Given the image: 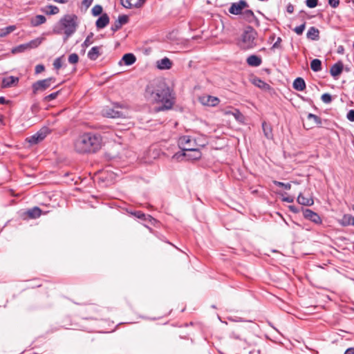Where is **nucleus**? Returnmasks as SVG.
Here are the masks:
<instances>
[{"mask_svg":"<svg viewBox=\"0 0 354 354\" xmlns=\"http://www.w3.org/2000/svg\"><path fill=\"white\" fill-rule=\"evenodd\" d=\"M145 96L152 104H160L156 108V111L169 110L175 103L173 91L166 82L160 78L149 82L145 88Z\"/></svg>","mask_w":354,"mask_h":354,"instance_id":"obj_1","label":"nucleus"},{"mask_svg":"<svg viewBox=\"0 0 354 354\" xmlns=\"http://www.w3.org/2000/svg\"><path fill=\"white\" fill-rule=\"evenodd\" d=\"M73 145L74 151L78 154H94L102 147V137L99 133L83 132L74 139Z\"/></svg>","mask_w":354,"mask_h":354,"instance_id":"obj_2","label":"nucleus"},{"mask_svg":"<svg viewBox=\"0 0 354 354\" xmlns=\"http://www.w3.org/2000/svg\"><path fill=\"white\" fill-rule=\"evenodd\" d=\"M83 324H88V322L102 319L104 317L103 308L95 304H86L80 312Z\"/></svg>","mask_w":354,"mask_h":354,"instance_id":"obj_3","label":"nucleus"},{"mask_svg":"<svg viewBox=\"0 0 354 354\" xmlns=\"http://www.w3.org/2000/svg\"><path fill=\"white\" fill-rule=\"evenodd\" d=\"M59 327L65 329L82 330L88 332L93 330L91 326L83 324L80 315L72 317L67 315L64 316L60 320Z\"/></svg>","mask_w":354,"mask_h":354,"instance_id":"obj_4","label":"nucleus"},{"mask_svg":"<svg viewBox=\"0 0 354 354\" xmlns=\"http://www.w3.org/2000/svg\"><path fill=\"white\" fill-rule=\"evenodd\" d=\"M257 32L250 26H248L241 36V48L247 50L256 46Z\"/></svg>","mask_w":354,"mask_h":354,"instance_id":"obj_5","label":"nucleus"},{"mask_svg":"<svg viewBox=\"0 0 354 354\" xmlns=\"http://www.w3.org/2000/svg\"><path fill=\"white\" fill-rule=\"evenodd\" d=\"M77 17L75 15H66L61 19L60 22L64 28V41L76 31L77 27Z\"/></svg>","mask_w":354,"mask_h":354,"instance_id":"obj_6","label":"nucleus"},{"mask_svg":"<svg viewBox=\"0 0 354 354\" xmlns=\"http://www.w3.org/2000/svg\"><path fill=\"white\" fill-rule=\"evenodd\" d=\"M178 145L181 149L183 153L186 152L190 149H193L196 147L195 140L192 136L188 135L182 136L178 138Z\"/></svg>","mask_w":354,"mask_h":354,"instance_id":"obj_7","label":"nucleus"},{"mask_svg":"<svg viewBox=\"0 0 354 354\" xmlns=\"http://www.w3.org/2000/svg\"><path fill=\"white\" fill-rule=\"evenodd\" d=\"M51 131L47 127H42L39 131H38L34 135L26 138V141L29 142L30 145H36L43 140L50 134Z\"/></svg>","mask_w":354,"mask_h":354,"instance_id":"obj_8","label":"nucleus"},{"mask_svg":"<svg viewBox=\"0 0 354 354\" xmlns=\"http://www.w3.org/2000/svg\"><path fill=\"white\" fill-rule=\"evenodd\" d=\"M301 212L305 219L309 220L317 225L322 224V218L317 212L310 209L304 207L301 208Z\"/></svg>","mask_w":354,"mask_h":354,"instance_id":"obj_9","label":"nucleus"},{"mask_svg":"<svg viewBox=\"0 0 354 354\" xmlns=\"http://www.w3.org/2000/svg\"><path fill=\"white\" fill-rule=\"evenodd\" d=\"M249 5L245 0H240L238 2L232 3L229 8V12L234 15H241L244 8H248Z\"/></svg>","mask_w":354,"mask_h":354,"instance_id":"obj_10","label":"nucleus"},{"mask_svg":"<svg viewBox=\"0 0 354 354\" xmlns=\"http://www.w3.org/2000/svg\"><path fill=\"white\" fill-rule=\"evenodd\" d=\"M50 86L46 79L38 80L32 84V93L35 95L39 91H44Z\"/></svg>","mask_w":354,"mask_h":354,"instance_id":"obj_11","label":"nucleus"},{"mask_svg":"<svg viewBox=\"0 0 354 354\" xmlns=\"http://www.w3.org/2000/svg\"><path fill=\"white\" fill-rule=\"evenodd\" d=\"M129 21V16L127 15H120L117 20L114 21V23L112 24L111 27V30L113 31V32H115L121 28L123 25L127 24Z\"/></svg>","mask_w":354,"mask_h":354,"instance_id":"obj_12","label":"nucleus"},{"mask_svg":"<svg viewBox=\"0 0 354 354\" xmlns=\"http://www.w3.org/2000/svg\"><path fill=\"white\" fill-rule=\"evenodd\" d=\"M243 19L248 23L253 24L257 26H260L259 20L254 15V12L252 10H245L241 14Z\"/></svg>","mask_w":354,"mask_h":354,"instance_id":"obj_13","label":"nucleus"},{"mask_svg":"<svg viewBox=\"0 0 354 354\" xmlns=\"http://www.w3.org/2000/svg\"><path fill=\"white\" fill-rule=\"evenodd\" d=\"M200 101L203 104L209 106H216L220 102V100L217 97L212 95L201 97Z\"/></svg>","mask_w":354,"mask_h":354,"instance_id":"obj_14","label":"nucleus"},{"mask_svg":"<svg viewBox=\"0 0 354 354\" xmlns=\"http://www.w3.org/2000/svg\"><path fill=\"white\" fill-rule=\"evenodd\" d=\"M103 115L110 118H120L124 117L122 111L115 110L114 108H106L102 111Z\"/></svg>","mask_w":354,"mask_h":354,"instance_id":"obj_15","label":"nucleus"},{"mask_svg":"<svg viewBox=\"0 0 354 354\" xmlns=\"http://www.w3.org/2000/svg\"><path fill=\"white\" fill-rule=\"evenodd\" d=\"M344 69V64L342 61H338L334 64L330 68V73L334 78L337 77L342 73Z\"/></svg>","mask_w":354,"mask_h":354,"instance_id":"obj_16","label":"nucleus"},{"mask_svg":"<svg viewBox=\"0 0 354 354\" xmlns=\"http://www.w3.org/2000/svg\"><path fill=\"white\" fill-rule=\"evenodd\" d=\"M19 78L15 76H8L3 77L2 80L1 87L9 88L18 84Z\"/></svg>","mask_w":354,"mask_h":354,"instance_id":"obj_17","label":"nucleus"},{"mask_svg":"<svg viewBox=\"0 0 354 354\" xmlns=\"http://www.w3.org/2000/svg\"><path fill=\"white\" fill-rule=\"evenodd\" d=\"M110 21V18L107 13L102 14L95 21L97 29L100 30L105 28Z\"/></svg>","mask_w":354,"mask_h":354,"instance_id":"obj_18","label":"nucleus"},{"mask_svg":"<svg viewBox=\"0 0 354 354\" xmlns=\"http://www.w3.org/2000/svg\"><path fill=\"white\" fill-rule=\"evenodd\" d=\"M182 155L185 157H187L188 159L190 160H198L201 158L202 153L201 151L196 147L193 149H190L186 152H183Z\"/></svg>","mask_w":354,"mask_h":354,"instance_id":"obj_19","label":"nucleus"},{"mask_svg":"<svg viewBox=\"0 0 354 354\" xmlns=\"http://www.w3.org/2000/svg\"><path fill=\"white\" fill-rule=\"evenodd\" d=\"M338 223L342 227H346L348 225L354 226V218L353 216L345 214L342 216V218L337 221Z\"/></svg>","mask_w":354,"mask_h":354,"instance_id":"obj_20","label":"nucleus"},{"mask_svg":"<svg viewBox=\"0 0 354 354\" xmlns=\"http://www.w3.org/2000/svg\"><path fill=\"white\" fill-rule=\"evenodd\" d=\"M251 82L254 86H257L258 88L262 90L270 91L272 88L270 84H268V83H266V82H264L258 77H254Z\"/></svg>","mask_w":354,"mask_h":354,"instance_id":"obj_21","label":"nucleus"},{"mask_svg":"<svg viewBox=\"0 0 354 354\" xmlns=\"http://www.w3.org/2000/svg\"><path fill=\"white\" fill-rule=\"evenodd\" d=\"M157 68L160 70L170 69L172 66V62L168 57H164L156 62Z\"/></svg>","mask_w":354,"mask_h":354,"instance_id":"obj_22","label":"nucleus"},{"mask_svg":"<svg viewBox=\"0 0 354 354\" xmlns=\"http://www.w3.org/2000/svg\"><path fill=\"white\" fill-rule=\"evenodd\" d=\"M102 46H93L91 48V50L88 52L87 57L90 60L95 61L101 55L102 52L100 49Z\"/></svg>","mask_w":354,"mask_h":354,"instance_id":"obj_23","label":"nucleus"},{"mask_svg":"<svg viewBox=\"0 0 354 354\" xmlns=\"http://www.w3.org/2000/svg\"><path fill=\"white\" fill-rule=\"evenodd\" d=\"M41 209L38 207H34L32 208L27 209L24 212V215L30 218H37L41 214Z\"/></svg>","mask_w":354,"mask_h":354,"instance_id":"obj_24","label":"nucleus"},{"mask_svg":"<svg viewBox=\"0 0 354 354\" xmlns=\"http://www.w3.org/2000/svg\"><path fill=\"white\" fill-rule=\"evenodd\" d=\"M306 37L308 39L317 41L319 39V30L315 26H311L309 28Z\"/></svg>","mask_w":354,"mask_h":354,"instance_id":"obj_25","label":"nucleus"},{"mask_svg":"<svg viewBox=\"0 0 354 354\" xmlns=\"http://www.w3.org/2000/svg\"><path fill=\"white\" fill-rule=\"evenodd\" d=\"M247 64L250 66L257 67L262 63L261 57L256 55H251L247 58Z\"/></svg>","mask_w":354,"mask_h":354,"instance_id":"obj_26","label":"nucleus"},{"mask_svg":"<svg viewBox=\"0 0 354 354\" xmlns=\"http://www.w3.org/2000/svg\"><path fill=\"white\" fill-rule=\"evenodd\" d=\"M136 61V57L133 53H126L124 54L121 61L119 62V64L121 65V62H123L124 65L131 66Z\"/></svg>","mask_w":354,"mask_h":354,"instance_id":"obj_27","label":"nucleus"},{"mask_svg":"<svg viewBox=\"0 0 354 354\" xmlns=\"http://www.w3.org/2000/svg\"><path fill=\"white\" fill-rule=\"evenodd\" d=\"M292 87L298 91H303L306 88V82L302 77H297L292 84Z\"/></svg>","mask_w":354,"mask_h":354,"instance_id":"obj_28","label":"nucleus"},{"mask_svg":"<svg viewBox=\"0 0 354 354\" xmlns=\"http://www.w3.org/2000/svg\"><path fill=\"white\" fill-rule=\"evenodd\" d=\"M298 203L304 206H312L314 204V201L312 197L306 198L302 193H300L297 198Z\"/></svg>","mask_w":354,"mask_h":354,"instance_id":"obj_29","label":"nucleus"},{"mask_svg":"<svg viewBox=\"0 0 354 354\" xmlns=\"http://www.w3.org/2000/svg\"><path fill=\"white\" fill-rule=\"evenodd\" d=\"M46 21L45 16L41 15H37L30 20V25L32 27L39 26Z\"/></svg>","mask_w":354,"mask_h":354,"instance_id":"obj_30","label":"nucleus"},{"mask_svg":"<svg viewBox=\"0 0 354 354\" xmlns=\"http://www.w3.org/2000/svg\"><path fill=\"white\" fill-rule=\"evenodd\" d=\"M310 68L314 72L321 71L322 69V61L319 59H313L310 62Z\"/></svg>","mask_w":354,"mask_h":354,"instance_id":"obj_31","label":"nucleus"},{"mask_svg":"<svg viewBox=\"0 0 354 354\" xmlns=\"http://www.w3.org/2000/svg\"><path fill=\"white\" fill-rule=\"evenodd\" d=\"M130 213L131 215H133L136 218H138L144 222L147 221V219H148L147 216H149V215H150V214H145L140 210L131 212Z\"/></svg>","mask_w":354,"mask_h":354,"instance_id":"obj_32","label":"nucleus"},{"mask_svg":"<svg viewBox=\"0 0 354 354\" xmlns=\"http://www.w3.org/2000/svg\"><path fill=\"white\" fill-rule=\"evenodd\" d=\"M94 36L93 32H91L86 37V39L82 44V47L83 48V52L84 53L85 48L88 47L93 43V37Z\"/></svg>","mask_w":354,"mask_h":354,"instance_id":"obj_33","label":"nucleus"},{"mask_svg":"<svg viewBox=\"0 0 354 354\" xmlns=\"http://www.w3.org/2000/svg\"><path fill=\"white\" fill-rule=\"evenodd\" d=\"M43 38H36L26 43V46L28 48H35L38 47L42 42Z\"/></svg>","mask_w":354,"mask_h":354,"instance_id":"obj_34","label":"nucleus"},{"mask_svg":"<svg viewBox=\"0 0 354 354\" xmlns=\"http://www.w3.org/2000/svg\"><path fill=\"white\" fill-rule=\"evenodd\" d=\"M46 8H48V10L42 9V11L44 12L48 15H56L59 13V9L56 6L53 5H48L46 6Z\"/></svg>","mask_w":354,"mask_h":354,"instance_id":"obj_35","label":"nucleus"},{"mask_svg":"<svg viewBox=\"0 0 354 354\" xmlns=\"http://www.w3.org/2000/svg\"><path fill=\"white\" fill-rule=\"evenodd\" d=\"M16 29V26L12 25V26H7L4 28H2L0 31V37H6L8 34L11 33L12 31H14Z\"/></svg>","mask_w":354,"mask_h":354,"instance_id":"obj_36","label":"nucleus"},{"mask_svg":"<svg viewBox=\"0 0 354 354\" xmlns=\"http://www.w3.org/2000/svg\"><path fill=\"white\" fill-rule=\"evenodd\" d=\"M307 119L308 120H313L314 121L315 124L318 127H321L322 124V118L317 115H315L313 113H308L307 115Z\"/></svg>","mask_w":354,"mask_h":354,"instance_id":"obj_37","label":"nucleus"},{"mask_svg":"<svg viewBox=\"0 0 354 354\" xmlns=\"http://www.w3.org/2000/svg\"><path fill=\"white\" fill-rule=\"evenodd\" d=\"M61 91H62V90H58L55 92H53V93L45 96L43 98V101L45 102H50V101L56 99L57 97V96L59 95V94L61 93Z\"/></svg>","mask_w":354,"mask_h":354,"instance_id":"obj_38","label":"nucleus"},{"mask_svg":"<svg viewBox=\"0 0 354 354\" xmlns=\"http://www.w3.org/2000/svg\"><path fill=\"white\" fill-rule=\"evenodd\" d=\"M232 115L236 120V121L241 123L244 122L245 116L239 109H235L234 111L232 113Z\"/></svg>","mask_w":354,"mask_h":354,"instance_id":"obj_39","label":"nucleus"},{"mask_svg":"<svg viewBox=\"0 0 354 354\" xmlns=\"http://www.w3.org/2000/svg\"><path fill=\"white\" fill-rule=\"evenodd\" d=\"M103 12L102 6L100 5H95L91 10V13L94 17L100 16Z\"/></svg>","mask_w":354,"mask_h":354,"instance_id":"obj_40","label":"nucleus"},{"mask_svg":"<svg viewBox=\"0 0 354 354\" xmlns=\"http://www.w3.org/2000/svg\"><path fill=\"white\" fill-rule=\"evenodd\" d=\"M148 219H147V221L146 223H149L150 225L156 227H160V225H161V223L158 221L157 219H156L155 218H153V216H151V215H149V216H147Z\"/></svg>","mask_w":354,"mask_h":354,"instance_id":"obj_41","label":"nucleus"},{"mask_svg":"<svg viewBox=\"0 0 354 354\" xmlns=\"http://www.w3.org/2000/svg\"><path fill=\"white\" fill-rule=\"evenodd\" d=\"M63 57H64V55L60 56L54 60L53 65L54 69H55L56 71H58L62 68Z\"/></svg>","mask_w":354,"mask_h":354,"instance_id":"obj_42","label":"nucleus"},{"mask_svg":"<svg viewBox=\"0 0 354 354\" xmlns=\"http://www.w3.org/2000/svg\"><path fill=\"white\" fill-rule=\"evenodd\" d=\"M27 49H28V47L26 46V44H20V45L13 48L12 50V53H22V52H24Z\"/></svg>","mask_w":354,"mask_h":354,"instance_id":"obj_43","label":"nucleus"},{"mask_svg":"<svg viewBox=\"0 0 354 354\" xmlns=\"http://www.w3.org/2000/svg\"><path fill=\"white\" fill-rule=\"evenodd\" d=\"M306 22L304 21L302 24H301L300 26H298L297 27H295L293 30L294 32L298 35H302L304 30H305V28H306Z\"/></svg>","mask_w":354,"mask_h":354,"instance_id":"obj_44","label":"nucleus"},{"mask_svg":"<svg viewBox=\"0 0 354 354\" xmlns=\"http://www.w3.org/2000/svg\"><path fill=\"white\" fill-rule=\"evenodd\" d=\"M273 183L275 185H277V187H283V188H284L286 190H289L291 188V185L289 183H284L283 182H280V181H277V180H274Z\"/></svg>","mask_w":354,"mask_h":354,"instance_id":"obj_45","label":"nucleus"},{"mask_svg":"<svg viewBox=\"0 0 354 354\" xmlns=\"http://www.w3.org/2000/svg\"><path fill=\"white\" fill-rule=\"evenodd\" d=\"M68 62L72 64H76L79 62V56L77 53H72L68 56Z\"/></svg>","mask_w":354,"mask_h":354,"instance_id":"obj_46","label":"nucleus"},{"mask_svg":"<svg viewBox=\"0 0 354 354\" xmlns=\"http://www.w3.org/2000/svg\"><path fill=\"white\" fill-rule=\"evenodd\" d=\"M321 99L326 104H330L333 100L331 95L328 93H325L322 94L321 96Z\"/></svg>","mask_w":354,"mask_h":354,"instance_id":"obj_47","label":"nucleus"},{"mask_svg":"<svg viewBox=\"0 0 354 354\" xmlns=\"http://www.w3.org/2000/svg\"><path fill=\"white\" fill-rule=\"evenodd\" d=\"M306 5L310 8H314L318 6L319 0H306Z\"/></svg>","mask_w":354,"mask_h":354,"instance_id":"obj_48","label":"nucleus"},{"mask_svg":"<svg viewBox=\"0 0 354 354\" xmlns=\"http://www.w3.org/2000/svg\"><path fill=\"white\" fill-rule=\"evenodd\" d=\"M132 0H120L121 5L125 8H132L134 7L133 4L131 3Z\"/></svg>","mask_w":354,"mask_h":354,"instance_id":"obj_49","label":"nucleus"},{"mask_svg":"<svg viewBox=\"0 0 354 354\" xmlns=\"http://www.w3.org/2000/svg\"><path fill=\"white\" fill-rule=\"evenodd\" d=\"M266 123L264 122L262 124L263 130L264 131L265 136L268 138L272 134V130L270 128L266 129Z\"/></svg>","mask_w":354,"mask_h":354,"instance_id":"obj_50","label":"nucleus"},{"mask_svg":"<svg viewBox=\"0 0 354 354\" xmlns=\"http://www.w3.org/2000/svg\"><path fill=\"white\" fill-rule=\"evenodd\" d=\"M44 70H45V66L44 64H37L35 66V74H39V73L43 72Z\"/></svg>","mask_w":354,"mask_h":354,"instance_id":"obj_51","label":"nucleus"},{"mask_svg":"<svg viewBox=\"0 0 354 354\" xmlns=\"http://www.w3.org/2000/svg\"><path fill=\"white\" fill-rule=\"evenodd\" d=\"M346 118L350 122H354V109L349 110L346 114Z\"/></svg>","mask_w":354,"mask_h":354,"instance_id":"obj_52","label":"nucleus"},{"mask_svg":"<svg viewBox=\"0 0 354 354\" xmlns=\"http://www.w3.org/2000/svg\"><path fill=\"white\" fill-rule=\"evenodd\" d=\"M328 4L333 8H336L339 5V0H328Z\"/></svg>","mask_w":354,"mask_h":354,"instance_id":"obj_53","label":"nucleus"},{"mask_svg":"<svg viewBox=\"0 0 354 354\" xmlns=\"http://www.w3.org/2000/svg\"><path fill=\"white\" fill-rule=\"evenodd\" d=\"M282 41V39L281 37H278L277 39V41L274 43V44L272 46V49L274 48H281V42Z\"/></svg>","mask_w":354,"mask_h":354,"instance_id":"obj_54","label":"nucleus"},{"mask_svg":"<svg viewBox=\"0 0 354 354\" xmlns=\"http://www.w3.org/2000/svg\"><path fill=\"white\" fill-rule=\"evenodd\" d=\"M146 1L147 0H138V1L133 4L134 8H141L145 3Z\"/></svg>","mask_w":354,"mask_h":354,"instance_id":"obj_55","label":"nucleus"},{"mask_svg":"<svg viewBox=\"0 0 354 354\" xmlns=\"http://www.w3.org/2000/svg\"><path fill=\"white\" fill-rule=\"evenodd\" d=\"M282 201L287 202V203H292L294 201V197L292 196H283L282 198Z\"/></svg>","mask_w":354,"mask_h":354,"instance_id":"obj_56","label":"nucleus"},{"mask_svg":"<svg viewBox=\"0 0 354 354\" xmlns=\"http://www.w3.org/2000/svg\"><path fill=\"white\" fill-rule=\"evenodd\" d=\"M286 11L288 13L292 14L294 12V6L289 3L286 6Z\"/></svg>","mask_w":354,"mask_h":354,"instance_id":"obj_57","label":"nucleus"},{"mask_svg":"<svg viewBox=\"0 0 354 354\" xmlns=\"http://www.w3.org/2000/svg\"><path fill=\"white\" fill-rule=\"evenodd\" d=\"M10 101L6 100L3 96L0 97V104H10Z\"/></svg>","mask_w":354,"mask_h":354,"instance_id":"obj_58","label":"nucleus"},{"mask_svg":"<svg viewBox=\"0 0 354 354\" xmlns=\"http://www.w3.org/2000/svg\"><path fill=\"white\" fill-rule=\"evenodd\" d=\"M93 0H83L82 4L85 6L86 8H88L93 3Z\"/></svg>","mask_w":354,"mask_h":354,"instance_id":"obj_59","label":"nucleus"},{"mask_svg":"<svg viewBox=\"0 0 354 354\" xmlns=\"http://www.w3.org/2000/svg\"><path fill=\"white\" fill-rule=\"evenodd\" d=\"M176 346L179 348H183L184 346L182 344V338L180 337L179 339L176 341Z\"/></svg>","mask_w":354,"mask_h":354,"instance_id":"obj_60","label":"nucleus"},{"mask_svg":"<svg viewBox=\"0 0 354 354\" xmlns=\"http://www.w3.org/2000/svg\"><path fill=\"white\" fill-rule=\"evenodd\" d=\"M289 209L293 212V213H298L299 212V209H297V207H296L294 205H290L289 206Z\"/></svg>","mask_w":354,"mask_h":354,"instance_id":"obj_61","label":"nucleus"},{"mask_svg":"<svg viewBox=\"0 0 354 354\" xmlns=\"http://www.w3.org/2000/svg\"><path fill=\"white\" fill-rule=\"evenodd\" d=\"M344 354H354V347L347 348L345 351Z\"/></svg>","mask_w":354,"mask_h":354,"instance_id":"obj_62","label":"nucleus"},{"mask_svg":"<svg viewBox=\"0 0 354 354\" xmlns=\"http://www.w3.org/2000/svg\"><path fill=\"white\" fill-rule=\"evenodd\" d=\"M337 52L339 54H344V48L343 46H339L337 49Z\"/></svg>","mask_w":354,"mask_h":354,"instance_id":"obj_63","label":"nucleus"},{"mask_svg":"<svg viewBox=\"0 0 354 354\" xmlns=\"http://www.w3.org/2000/svg\"><path fill=\"white\" fill-rule=\"evenodd\" d=\"M48 83L51 85L52 83H54L56 81V78L54 77H50L46 79Z\"/></svg>","mask_w":354,"mask_h":354,"instance_id":"obj_64","label":"nucleus"}]
</instances>
